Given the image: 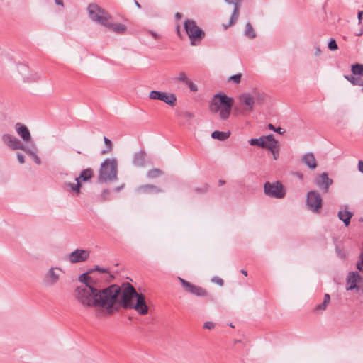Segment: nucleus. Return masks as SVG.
Listing matches in <instances>:
<instances>
[{"label":"nucleus","instance_id":"nucleus-27","mask_svg":"<svg viewBox=\"0 0 363 363\" xmlns=\"http://www.w3.org/2000/svg\"><path fill=\"white\" fill-rule=\"evenodd\" d=\"M230 135V131H219V130H215L211 133V138L213 139H217L220 141H224L227 140Z\"/></svg>","mask_w":363,"mask_h":363},{"label":"nucleus","instance_id":"nucleus-7","mask_svg":"<svg viewBox=\"0 0 363 363\" xmlns=\"http://www.w3.org/2000/svg\"><path fill=\"white\" fill-rule=\"evenodd\" d=\"M264 193L271 198L282 199L286 195V190L279 181L275 182H267L264 184Z\"/></svg>","mask_w":363,"mask_h":363},{"label":"nucleus","instance_id":"nucleus-49","mask_svg":"<svg viewBox=\"0 0 363 363\" xmlns=\"http://www.w3.org/2000/svg\"><path fill=\"white\" fill-rule=\"evenodd\" d=\"M362 16H363V11H359L357 14L359 24H360L362 23Z\"/></svg>","mask_w":363,"mask_h":363},{"label":"nucleus","instance_id":"nucleus-51","mask_svg":"<svg viewBox=\"0 0 363 363\" xmlns=\"http://www.w3.org/2000/svg\"><path fill=\"white\" fill-rule=\"evenodd\" d=\"M150 33L155 39H158L160 37V35L154 31H150Z\"/></svg>","mask_w":363,"mask_h":363},{"label":"nucleus","instance_id":"nucleus-30","mask_svg":"<svg viewBox=\"0 0 363 363\" xmlns=\"http://www.w3.org/2000/svg\"><path fill=\"white\" fill-rule=\"evenodd\" d=\"M351 71L354 75L363 77V64L355 63L351 66Z\"/></svg>","mask_w":363,"mask_h":363},{"label":"nucleus","instance_id":"nucleus-2","mask_svg":"<svg viewBox=\"0 0 363 363\" xmlns=\"http://www.w3.org/2000/svg\"><path fill=\"white\" fill-rule=\"evenodd\" d=\"M123 289L119 286V293L110 308H106L107 315H112L114 311H118L120 307L123 308H133L140 315H145L148 313V307L146 304L145 296L138 294L135 289L129 283L123 284Z\"/></svg>","mask_w":363,"mask_h":363},{"label":"nucleus","instance_id":"nucleus-58","mask_svg":"<svg viewBox=\"0 0 363 363\" xmlns=\"http://www.w3.org/2000/svg\"><path fill=\"white\" fill-rule=\"evenodd\" d=\"M225 183V182L224 180H223V179H220L218 181V184H219L220 186L223 185Z\"/></svg>","mask_w":363,"mask_h":363},{"label":"nucleus","instance_id":"nucleus-40","mask_svg":"<svg viewBox=\"0 0 363 363\" xmlns=\"http://www.w3.org/2000/svg\"><path fill=\"white\" fill-rule=\"evenodd\" d=\"M186 84L189 86L191 91H192V92L197 91V90H198L197 86L194 83H193L190 79H189L186 82Z\"/></svg>","mask_w":363,"mask_h":363},{"label":"nucleus","instance_id":"nucleus-62","mask_svg":"<svg viewBox=\"0 0 363 363\" xmlns=\"http://www.w3.org/2000/svg\"><path fill=\"white\" fill-rule=\"evenodd\" d=\"M298 177H299L300 179H302V178H303V175H302V174H298Z\"/></svg>","mask_w":363,"mask_h":363},{"label":"nucleus","instance_id":"nucleus-45","mask_svg":"<svg viewBox=\"0 0 363 363\" xmlns=\"http://www.w3.org/2000/svg\"><path fill=\"white\" fill-rule=\"evenodd\" d=\"M99 271L100 272H102V273H107L108 272V269H105V268H101V267H96L95 269H93V271Z\"/></svg>","mask_w":363,"mask_h":363},{"label":"nucleus","instance_id":"nucleus-52","mask_svg":"<svg viewBox=\"0 0 363 363\" xmlns=\"http://www.w3.org/2000/svg\"><path fill=\"white\" fill-rule=\"evenodd\" d=\"M184 117L191 119V118H192L194 117V115L192 113H189V112H186L184 113Z\"/></svg>","mask_w":363,"mask_h":363},{"label":"nucleus","instance_id":"nucleus-44","mask_svg":"<svg viewBox=\"0 0 363 363\" xmlns=\"http://www.w3.org/2000/svg\"><path fill=\"white\" fill-rule=\"evenodd\" d=\"M17 159L21 164L24 163V156L21 153L17 154Z\"/></svg>","mask_w":363,"mask_h":363},{"label":"nucleus","instance_id":"nucleus-59","mask_svg":"<svg viewBox=\"0 0 363 363\" xmlns=\"http://www.w3.org/2000/svg\"><path fill=\"white\" fill-rule=\"evenodd\" d=\"M240 272L244 274L245 276L247 275V272L245 269H241Z\"/></svg>","mask_w":363,"mask_h":363},{"label":"nucleus","instance_id":"nucleus-42","mask_svg":"<svg viewBox=\"0 0 363 363\" xmlns=\"http://www.w3.org/2000/svg\"><path fill=\"white\" fill-rule=\"evenodd\" d=\"M212 281L216 283L219 286H223V280L221 278L218 277H214L212 279Z\"/></svg>","mask_w":363,"mask_h":363},{"label":"nucleus","instance_id":"nucleus-37","mask_svg":"<svg viewBox=\"0 0 363 363\" xmlns=\"http://www.w3.org/2000/svg\"><path fill=\"white\" fill-rule=\"evenodd\" d=\"M241 77H242V74L240 73V74H237L230 76L228 80L229 82H230V81L233 82L235 84H239L240 82Z\"/></svg>","mask_w":363,"mask_h":363},{"label":"nucleus","instance_id":"nucleus-38","mask_svg":"<svg viewBox=\"0 0 363 363\" xmlns=\"http://www.w3.org/2000/svg\"><path fill=\"white\" fill-rule=\"evenodd\" d=\"M328 48L330 50H336L338 49L337 44L335 39L331 38L330 40L328 42Z\"/></svg>","mask_w":363,"mask_h":363},{"label":"nucleus","instance_id":"nucleus-20","mask_svg":"<svg viewBox=\"0 0 363 363\" xmlns=\"http://www.w3.org/2000/svg\"><path fill=\"white\" fill-rule=\"evenodd\" d=\"M345 208H347V207ZM353 215L354 214L352 211H349L347 209L340 210L337 213L338 218L343 222L345 227H347L350 225Z\"/></svg>","mask_w":363,"mask_h":363},{"label":"nucleus","instance_id":"nucleus-8","mask_svg":"<svg viewBox=\"0 0 363 363\" xmlns=\"http://www.w3.org/2000/svg\"><path fill=\"white\" fill-rule=\"evenodd\" d=\"M323 204V200L318 191L312 190L307 193L306 206L308 211L319 213Z\"/></svg>","mask_w":363,"mask_h":363},{"label":"nucleus","instance_id":"nucleus-57","mask_svg":"<svg viewBox=\"0 0 363 363\" xmlns=\"http://www.w3.org/2000/svg\"><path fill=\"white\" fill-rule=\"evenodd\" d=\"M177 33L179 37H181L180 28L179 26H177Z\"/></svg>","mask_w":363,"mask_h":363},{"label":"nucleus","instance_id":"nucleus-29","mask_svg":"<svg viewBox=\"0 0 363 363\" xmlns=\"http://www.w3.org/2000/svg\"><path fill=\"white\" fill-rule=\"evenodd\" d=\"M345 78L352 85L363 86V79L355 77L353 75H345Z\"/></svg>","mask_w":363,"mask_h":363},{"label":"nucleus","instance_id":"nucleus-3","mask_svg":"<svg viewBox=\"0 0 363 363\" xmlns=\"http://www.w3.org/2000/svg\"><path fill=\"white\" fill-rule=\"evenodd\" d=\"M234 99L228 96L225 94H216L209 105V109L211 113H219V117L221 120H227L232 111Z\"/></svg>","mask_w":363,"mask_h":363},{"label":"nucleus","instance_id":"nucleus-23","mask_svg":"<svg viewBox=\"0 0 363 363\" xmlns=\"http://www.w3.org/2000/svg\"><path fill=\"white\" fill-rule=\"evenodd\" d=\"M23 151L28 154L37 164H40L41 163V160L37 154L36 147L34 145L31 147L25 145Z\"/></svg>","mask_w":363,"mask_h":363},{"label":"nucleus","instance_id":"nucleus-10","mask_svg":"<svg viewBox=\"0 0 363 363\" xmlns=\"http://www.w3.org/2000/svg\"><path fill=\"white\" fill-rule=\"evenodd\" d=\"M149 98L162 101L171 106H174L177 101V98L174 94H168L156 90H152L150 92Z\"/></svg>","mask_w":363,"mask_h":363},{"label":"nucleus","instance_id":"nucleus-41","mask_svg":"<svg viewBox=\"0 0 363 363\" xmlns=\"http://www.w3.org/2000/svg\"><path fill=\"white\" fill-rule=\"evenodd\" d=\"M208 189V185L205 184L203 185L201 188H196L195 191L199 194H203L207 192Z\"/></svg>","mask_w":363,"mask_h":363},{"label":"nucleus","instance_id":"nucleus-54","mask_svg":"<svg viewBox=\"0 0 363 363\" xmlns=\"http://www.w3.org/2000/svg\"><path fill=\"white\" fill-rule=\"evenodd\" d=\"M182 13H179V12H177V13H175V18H176V19H177V20H178V19H180V18H182Z\"/></svg>","mask_w":363,"mask_h":363},{"label":"nucleus","instance_id":"nucleus-18","mask_svg":"<svg viewBox=\"0 0 363 363\" xmlns=\"http://www.w3.org/2000/svg\"><path fill=\"white\" fill-rule=\"evenodd\" d=\"M278 142L274 138L273 135H268L264 136V145L262 148L267 149L272 152V153L274 154L275 152L278 151Z\"/></svg>","mask_w":363,"mask_h":363},{"label":"nucleus","instance_id":"nucleus-16","mask_svg":"<svg viewBox=\"0 0 363 363\" xmlns=\"http://www.w3.org/2000/svg\"><path fill=\"white\" fill-rule=\"evenodd\" d=\"M225 2L230 5H233V11L230 16L229 19V26H232L237 21L240 9L241 7V4L243 0H224Z\"/></svg>","mask_w":363,"mask_h":363},{"label":"nucleus","instance_id":"nucleus-25","mask_svg":"<svg viewBox=\"0 0 363 363\" xmlns=\"http://www.w3.org/2000/svg\"><path fill=\"white\" fill-rule=\"evenodd\" d=\"M94 176V172L91 169L87 168L82 170L80 172L79 176L75 179L76 182H79L80 180L83 182H86L89 179H91Z\"/></svg>","mask_w":363,"mask_h":363},{"label":"nucleus","instance_id":"nucleus-19","mask_svg":"<svg viewBox=\"0 0 363 363\" xmlns=\"http://www.w3.org/2000/svg\"><path fill=\"white\" fill-rule=\"evenodd\" d=\"M361 276L357 272H351L347 277V290H353L357 289V282L361 279Z\"/></svg>","mask_w":363,"mask_h":363},{"label":"nucleus","instance_id":"nucleus-9","mask_svg":"<svg viewBox=\"0 0 363 363\" xmlns=\"http://www.w3.org/2000/svg\"><path fill=\"white\" fill-rule=\"evenodd\" d=\"M63 270L57 267H50L43 275V284L45 287H52L60 281Z\"/></svg>","mask_w":363,"mask_h":363},{"label":"nucleus","instance_id":"nucleus-28","mask_svg":"<svg viewBox=\"0 0 363 363\" xmlns=\"http://www.w3.org/2000/svg\"><path fill=\"white\" fill-rule=\"evenodd\" d=\"M330 296L328 294H325L324 295V299H323V301L320 303V304H318L315 308H314V312H323L324 311L326 308H327V306L328 304L330 303Z\"/></svg>","mask_w":363,"mask_h":363},{"label":"nucleus","instance_id":"nucleus-43","mask_svg":"<svg viewBox=\"0 0 363 363\" xmlns=\"http://www.w3.org/2000/svg\"><path fill=\"white\" fill-rule=\"evenodd\" d=\"M205 329L211 330L214 328V323L213 322H206L203 325Z\"/></svg>","mask_w":363,"mask_h":363},{"label":"nucleus","instance_id":"nucleus-53","mask_svg":"<svg viewBox=\"0 0 363 363\" xmlns=\"http://www.w3.org/2000/svg\"><path fill=\"white\" fill-rule=\"evenodd\" d=\"M124 187V184H122L121 186H118V187H116L114 191L116 192H118L119 191H121L123 188Z\"/></svg>","mask_w":363,"mask_h":363},{"label":"nucleus","instance_id":"nucleus-60","mask_svg":"<svg viewBox=\"0 0 363 363\" xmlns=\"http://www.w3.org/2000/svg\"><path fill=\"white\" fill-rule=\"evenodd\" d=\"M135 4L136 5V6H137L138 8H141L140 4L138 3V1H136V0H135Z\"/></svg>","mask_w":363,"mask_h":363},{"label":"nucleus","instance_id":"nucleus-5","mask_svg":"<svg viewBox=\"0 0 363 363\" xmlns=\"http://www.w3.org/2000/svg\"><path fill=\"white\" fill-rule=\"evenodd\" d=\"M184 26L185 31L191 40L190 44L191 45H196L204 38V31L198 27L195 21L187 19L185 21Z\"/></svg>","mask_w":363,"mask_h":363},{"label":"nucleus","instance_id":"nucleus-6","mask_svg":"<svg viewBox=\"0 0 363 363\" xmlns=\"http://www.w3.org/2000/svg\"><path fill=\"white\" fill-rule=\"evenodd\" d=\"M87 11L90 19L101 26H104L106 21L111 19V16L96 4H89Z\"/></svg>","mask_w":363,"mask_h":363},{"label":"nucleus","instance_id":"nucleus-48","mask_svg":"<svg viewBox=\"0 0 363 363\" xmlns=\"http://www.w3.org/2000/svg\"><path fill=\"white\" fill-rule=\"evenodd\" d=\"M357 269L360 271V272H363V262H362V259H360L359 262H358L357 264Z\"/></svg>","mask_w":363,"mask_h":363},{"label":"nucleus","instance_id":"nucleus-13","mask_svg":"<svg viewBox=\"0 0 363 363\" xmlns=\"http://www.w3.org/2000/svg\"><path fill=\"white\" fill-rule=\"evenodd\" d=\"M314 182L316 186L318 187L323 193H328L329 191L330 186L333 183V181L329 177L327 172H323L315 178Z\"/></svg>","mask_w":363,"mask_h":363},{"label":"nucleus","instance_id":"nucleus-46","mask_svg":"<svg viewBox=\"0 0 363 363\" xmlns=\"http://www.w3.org/2000/svg\"><path fill=\"white\" fill-rule=\"evenodd\" d=\"M357 167H358V170L360 172L363 173V161L362 160H359Z\"/></svg>","mask_w":363,"mask_h":363},{"label":"nucleus","instance_id":"nucleus-55","mask_svg":"<svg viewBox=\"0 0 363 363\" xmlns=\"http://www.w3.org/2000/svg\"><path fill=\"white\" fill-rule=\"evenodd\" d=\"M40 79V76L38 75H34L33 78L30 80L32 82H36Z\"/></svg>","mask_w":363,"mask_h":363},{"label":"nucleus","instance_id":"nucleus-22","mask_svg":"<svg viewBox=\"0 0 363 363\" xmlns=\"http://www.w3.org/2000/svg\"><path fill=\"white\" fill-rule=\"evenodd\" d=\"M137 191L138 192H143L145 194H150L152 192L154 193H160L162 192L163 190L153 184H145V185H141L137 188Z\"/></svg>","mask_w":363,"mask_h":363},{"label":"nucleus","instance_id":"nucleus-34","mask_svg":"<svg viewBox=\"0 0 363 363\" xmlns=\"http://www.w3.org/2000/svg\"><path fill=\"white\" fill-rule=\"evenodd\" d=\"M264 136H262L259 138H252L249 140V143L251 145H257L262 147L264 145Z\"/></svg>","mask_w":363,"mask_h":363},{"label":"nucleus","instance_id":"nucleus-56","mask_svg":"<svg viewBox=\"0 0 363 363\" xmlns=\"http://www.w3.org/2000/svg\"><path fill=\"white\" fill-rule=\"evenodd\" d=\"M55 2L57 5L63 6V1L62 0H55Z\"/></svg>","mask_w":363,"mask_h":363},{"label":"nucleus","instance_id":"nucleus-1","mask_svg":"<svg viewBox=\"0 0 363 363\" xmlns=\"http://www.w3.org/2000/svg\"><path fill=\"white\" fill-rule=\"evenodd\" d=\"M93 269L80 274L79 281L84 284L77 286L74 291L75 299L82 306L86 308H110L119 293V286L112 284L105 289H100L96 287V280L90 276Z\"/></svg>","mask_w":363,"mask_h":363},{"label":"nucleus","instance_id":"nucleus-61","mask_svg":"<svg viewBox=\"0 0 363 363\" xmlns=\"http://www.w3.org/2000/svg\"><path fill=\"white\" fill-rule=\"evenodd\" d=\"M359 257H360V259H362V262H363V252H361Z\"/></svg>","mask_w":363,"mask_h":363},{"label":"nucleus","instance_id":"nucleus-24","mask_svg":"<svg viewBox=\"0 0 363 363\" xmlns=\"http://www.w3.org/2000/svg\"><path fill=\"white\" fill-rule=\"evenodd\" d=\"M104 26L112 29L116 33H123L126 30V27L122 23H113L106 21Z\"/></svg>","mask_w":363,"mask_h":363},{"label":"nucleus","instance_id":"nucleus-39","mask_svg":"<svg viewBox=\"0 0 363 363\" xmlns=\"http://www.w3.org/2000/svg\"><path fill=\"white\" fill-rule=\"evenodd\" d=\"M189 79L186 76V74L183 72H180L178 77L177 78L178 82H183L184 84H186Z\"/></svg>","mask_w":363,"mask_h":363},{"label":"nucleus","instance_id":"nucleus-63","mask_svg":"<svg viewBox=\"0 0 363 363\" xmlns=\"http://www.w3.org/2000/svg\"><path fill=\"white\" fill-rule=\"evenodd\" d=\"M362 34V33L358 32L357 35H358V36H360Z\"/></svg>","mask_w":363,"mask_h":363},{"label":"nucleus","instance_id":"nucleus-15","mask_svg":"<svg viewBox=\"0 0 363 363\" xmlns=\"http://www.w3.org/2000/svg\"><path fill=\"white\" fill-rule=\"evenodd\" d=\"M90 256V252L86 250L76 249L68 257V260L74 264L86 261Z\"/></svg>","mask_w":363,"mask_h":363},{"label":"nucleus","instance_id":"nucleus-26","mask_svg":"<svg viewBox=\"0 0 363 363\" xmlns=\"http://www.w3.org/2000/svg\"><path fill=\"white\" fill-rule=\"evenodd\" d=\"M145 152L143 151L137 152L134 154L133 163L138 167H143L145 164Z\"/></svg>","mask_w":363,"mask_h":363},{"label":"nucleus","instance_id":"nucleus-35","mask_svg":"<svg viewBox=\"0 0 363 363\" xmlns=\"http://www.w3.org/2000/svg\"><path fill=\"white\" fill-rule=\"evenodd\" d=\"M65 185L69 187L72 191H75L77 194H79L80 192V188L82 186L80 182H77L76 184L66 183Z\"/></svg>","mask_w":363,"mask_h":363},{"label":"nucleus","instance_id":"nucleus-12","mask_svg":"<svg viewBox=\"0 0 363 363\" xmlns=\"http://www.w3.org/2000/svg\"><path fill=\"white\" fill-rule=\"evenodd\" d=\"M2 142L12 150H24L25 145L14 135L9 133H4L1 136Z\"/></svg>","mask_w":363,"mask_h":363},{"label":"nucleus","instance_id":"nucleus-50","mask_svg":"<svg viewBox=\"0 0 363 363\" xmlns=\"http://www.w3.org/2000/svg\"><path fill=\"white\" fill-rule=\"evenodd\" d=\"M320 52H321V50H320V47H318V46L315 47L314 55L318 57L320 55Z\"/></svg>","mask_w":363,"mask_h":363},{"label":"nucleus","instance_id":"nucleus-14","mask_svg":"<svg viewBox=\"0 0 363 363\" xmlns=\"http://www.w3.org/2000/svg\"><path fill=\"white\" fill-rule=\"evenodd\" d=\"M179 280L182 286L188 293L199 297H203L208 295L207 291L203 288L194 285L182 278H179Z\"/></svg>","mask_w":363,"mask_h":363},{"label":"nucleus","instance_id":"nucleus-36","mask_svg":"<svg viewBox=\"0 0 363 363\" xmlns=\"http://www.w3.org/2000/svg\"><path fill=\"white\" fill-rule=\"evenodd\" d=\"M268 128L272 131L277 133L278 134L282 135L285 133V130L281 127L275 128L272 123L268 124Z\"/></svg>","mask_w":363,"mask_h":363},{"label":"nucleus","instance_id":"nucleus-32","mask_svg":"<svg viewBox=\"0 0 363 363\" xmlns=\"http://www.w3.org/2000/svg\"><path fill=\"white\" fill-rule=\"evenodd\" d=\"M245 35L250 39L255 38V32L250 22H247L245 26Z\"/></svg>","mask_w":363,"mask_h":363},{"label":"nucleus","instance_id":"nucleus-11","mask_svg":"<svg viewBox=\"0 0 363 363\" xmlns=\"http://www.w3.org/2000/svg\"><path fill=\"white\" fill-rule=\"evenodd\" d=\"M240 100L245 107L241 111H239L238 108L234 107L233 111L235 113L245 114L253 110L255 99L251 94L249 93H243L240 96Z\"/></svg>","mask_w":363,"mask_h":363},{"label":"nucleus","instance_id":"nucleus-4","mask_svg":"<svg viewBox=\"0 0 363 363\" xmlns=\"http://www.w3.org/2000/svg\"><path fill=\"white\" fill-rule=\"evenodd\" d=\"M118 164L115 158H106L99 168L98 181L100 183L113 181L117 179Z\"/></svg>","mask_w":363,"mask_h":363},{"label":"nucleus","instance_id":"nucleus-33","mask_svg":"<svg viewBox=\"0 0 363 363\" xmlns=\"http://www.w3.org/2000/svg\"><path fill=\"white\" fill-rule=\"evenodd\" d=\"M104 143L106 145V149H104L101 151L102 155H104V154H106V153L111 152L113 148V143L108 138L104 136Z\"/></svg>","mask_w":363,"mask_h":363},{"label":"nucleus","instance_id":"nucleus-64","mask_svg":"<svg viewBox=\"0 0 363 363\" xmlns=\"http://www.w3.org/2000/svg\"><path fill=\"white\" fill-rule=\"evenodd\" d=\"M362 34V33L358 32L357 35H358V36H360Z\"/></svg>","mask_w":363,"mask_h":363},{"label":"nucleus","instance_id":"nucleus-31","mask_svg":"<svg viewBox=\"0 0 363 363\" xmlns=\"http://www.w3.org/2000/svg\"><path fill=\"white\" fill-rule=\"evenodd\" d=\"M163 174H164V172L162 170H160L157 168H153L147 172V177L149 179H155V178H157Z\"/></svg>","mask_w":363,"mask_h":363},{"label":"nucleus","instance_id":"nucleus-21","mask_svg":"<svg viewBox=\"0 0 363 363\" xmlns=\"http://www.w3.org/2000/svg\"><path fill=\"white\" fill-rule=\"evenodd\" d=\"M302 161L309 169H314L317 167L315 157L311 152H308L303 155Z\"/></svg>","mask_w":363,"mask_h":363},{"label":"nucleus","instance_id":"nucleus-47","mask_svg":"<svg viewBox=\"0 0 363 363\" xmlns=\"http://www.w3.org/2000/svg\"><path fill=\"white\" fill-rule=\"evenodd\" d=\"M109 194V191L108 189H105L103 191L101 194V197L104 200H106L107 199V196Z\"/></svg>","mask_w":363,"mask_h":363},{"label":"nucleus","instance_id":"nucleus-17","mask_svg":"<svg viewBox=\"0 0 363 363\" xmlns=\"http://www.w3.org/2000/svg\"><path fill=\"white\" fill-rule=\"evenodd\" d=\"M15 130L23 142L28 143L31 140L30 132L26 125L21 123H16L15 124Z\"/></svg>","mask_w":363,"mask_h":363}]
</instances>
